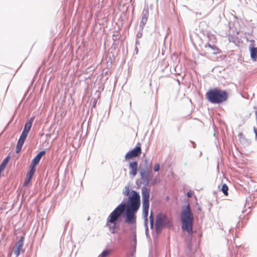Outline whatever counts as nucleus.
<instances>
[{
    "mask_svg": "<svg viewBox=\"0 0 257 257\" xmlns=\"http://www.w3.org/2000/svg\"><path fill=\"white\" fill-rule=\"evenodd\" d=\"M160 165L158 163H157L155 165L154 167V170L155 171L157 172L159 171L160 170Z\"/></svg>",
    "mask_w": 257,
    "mask_h": 257,
    "instance_id": "obj_19",
    "label": "nucleus"
},
{
    "mask_svg": "<svg viewBox=\"0 0 257 257\" xmlns=\"http://www.w3.org/2000/svg\"><path fill=\"white\" fill-rule=\"evenodd\" d=\"M142 153V149L140 144H139L138 146H136L131 151L128 152L125 156L126 160H131L134 158L137 157L141 155Z\"/></svg>",
    "mask_w": 257,
    "mask_h": 257,
    "instance_id": "obj_8",
    "label": "nucleus"
},
{
    "mask_svg": "<svg viewBox=\"0 0 257 257\" xmlns=\"http://www.w3.org/2000/svg\"><path fill=\"white\" fill-rule=\"evenodd\" d=\"M147 174V171H146L145 170L141 171L140 174H141V177L142 178L146 177Z\"/></svg>",
    "mask_w": 257,
    "mask_h": 257,
    "instance_id": "obj_18",
    "label": "nucleus"
},
{
    "mask_svg": "<svg viewBox=\"0 0 257 257\" xmlns=\"http://www.w3.org/2000/svg\"><path fill=\"white\" fill-rule=\"evenodd\" d=\"M181 218L182 229L186 230L189 234H192L194 217L189 205L182 208Z\"/></svg>",
    "mask_w": 257,
    "mask_h": 257,
    "instance_id": "obj_3",
    "label": "nucleus"
},
{
    "mask_svg": "<svg viewBox=\"0 0 257 257\" xmlns=\"http://www.w3.org/2000/svg\"><path fill=\"white\" fill-rule=\"evenodd\" d=\"M147 21V18H144L143 17L142 18L141 23H143V25H144L145 24V23H146Z\"/></svg>",
    "mask_w": 257,
    "mask_h": 257,
    "instance_id": "obj_22",
    "label": "nucleus"
},
{
    "mask_svg": "<svg viewBox=\"0 0 257 257\" xmlns=\"http://www.w3.org/2000/svg\"><path fill=\"white\" fill-rule=\"evenodd\" d=\"M193 195V193L190 190L187 192V196L189 198L191 197Z\"/></svg>",
    "mask_w": 257,
    "mask_h": 257,
    "instance_id": "obj_23",
    "label": "nucleus"
},
{
    "mask_svg": "<svg viewBox=\"0 0 257 257\" xmlns=\"http://www.w3.org/2000/svg\"><path fill=\"white\" fill-rule=\"evenodd\" d=\"M110 251L108 250H104L100 254L99 257H107L110 254Z\"/></svg>",
    "mask_w": 257,
    "mask_h": 257,
    "instance_id": "obj_17",
    "label": "nucleus"
},
{
    "mask_svg": "<svg viewBox=\"0 0 257 257\" xmlns=\"http://www.w3.org/2000/svg\"><path fill=\"white\" fill-rule=\"evenodd\" d=\"M150 218L151 224L152 226H153V223H154V218H153V216L152 213H151Z\"/></svg>",
    "mask_w": 257,
    "mask_h": 257,
    "instance_id": "obj_21",
    "label": "nucleus"
},
{
    "mask_svg": "<svg viewBox=\"0 0 257 257\" xmlns=\"http://www.w3.org/2000/svg\"><path fill=\"white\" fill-rule=\"evenodd\" d=\"M35 170H36L35 167L30 166V170L29 171V172H28V173L27 174V177L29 178V179H32V178L34 174Z\"/></svg>",
    "mask_w": 257,
    "mask_h": 257,
    "instance_id": "obj_13",
    "label": "nucleus"
},
{
    "mask_svg": "<svg viewBox=\"0 0 257 257\" xmlns=\"http://www.w3.org/2000/svg\"><path fill=\"white\" fill-rule=\"evenodd\" d=\"M228 186L225 184H223L221 187V191H222L223 194L226 196H227L228 194Z\"/></svg>",
    "mask_w": 257,
    "mask_h": 257,
    "instance_id": "obj_15",
    "label": "nucleus"
},
{
    "mask_svg": "<svg viewBox=\"0 0 257 257\" xmlns=\"http://www.w3.org/2000/svg\"><path fill=\"white\" fill-rule=\"evenodd\" d=\"M45 152L42 151L40 152L37 156L33 159L30 166L36 168V165L39 163L41 158L45 154Z\"/></svg>",
    "mask_w": 257,
    "mask_h": 257,
    "instance_id": "obj_10",
    "label": "nucleus"
},
{
    "mask_svg": "<svg viewBox=\"0 0 257 257\" xmlns=\"http://www.w3.org/2000/svg\"><path fill=\"white\" fill-rule=\"evenodd\" d=\"M238 136L241 138L242 137L243 134L240 133L239 134Z\"/></svg>",
    "mask_w": 257,
    "mask_h": 257,
    "instance_id": "obj_24",
    "label": "nucleus"
},
{
    "mask_svg": "<svg viewBox=\"0 0 257 257\" xmlns=\"http://www.w3.org/2000/svg\"><path fill=\"white\" fill-rule=\"evenodd\" d=\"M206 47H208L212 50H213L214 52H213V54H217L220 53V50L218 49V47H217L215 46H212L210 44L208 43L207 45H206Z\"/></svg>",
    "mask_w": 257,
    "mask_h": 257,
    "instance_id": "obj_14",
    "label": "nucleus"
},
{
    "mask_svg": "<svg viewBox=\"0 0 257 257\" xmlns=\"http://www.w3.org/2000/svg\"><path fill=\"white\" fill-rule=\"evenodd\" d=\"M228 96L226 91L218 88L210 89L206 94L207 99L212 103H221L225 101Z\"/></svg>",
    "mask_w": 257,
    "mask_h": 257,
    "instance_id": "obj_4",
    "label": "nucleus"
},
{
    "mask_svg": "<svg viewBox=\"0 0 257 257\" xmlns=\"http://www.w3.org/2000/svg\"><path fill=\"white\" fill-rule=\"evenodd\" d=\"M130 193V189L129 186H125L124 190L123 191V194L124 196H127Z\"/></svg>",
    "mask_w": 257,
    "mask_h": 257,
    "instance_id": "obj_16",
    "label": "nucleus"
},
{
    "mask_svg": "<svg viewBox=\"0 0 257 257\" xmlns=\"http://www.w3.org/2000/svg\"><path fill=\"white\" fill-rule=\"evenodd\" d=\"M24 237L22 236L19 240L16 243L13 247V250L16 256L20 255L21 252H23V247L24 245Z\"/></svg>",
    "mask_w": 257,
    "mask_h": 257,
    "instance_id": "obj_9",
    "label": "nucleus"
},
{
    "mask_svg": "<svg viewBox=\"0 0 257 257\" xmlns=\"http://www.w3.org/2000/svg\"><path fill=\"white\" fill-rule=\"evenodd\" d=\"M150 189L146 187L142 188V197H143V213L145 219L148 220V216L149 209V198H150Z\"/></svg>",
    "mask_w": 257,
    "mask_h": 257,
    "instance_id": "obj_6",
    "label": "nucleus"
},
{
    "mask_svg": "<svg viewBox=\"0 0 257 257\" xmlns=\"http://www.w3.org/2000/svg\"><path fill=\"white\" fill-rule=\"evenodd\" d=\"M31 180V179H29V178L27 177V179L25 180V182L24 183V185L27 186Z\"/></svg>",
    "mask_w": 257,
    "mask_h": 257,
    "instance_id": "obj_20",
    "label": "nucleus"
},
{
    "mask_svg": "<svg viewBox=\"0 0 257 257\" xmlns=\"http://www.w3.org/2000/svg\"><path fill=\"white\" fill-rule=\"evenodd\" d=\"M33 118H31L25 124L24 130L18 140L16 147V153H19L22 149V147L26 139L29 134V132L32 127Z\"/></svg>",
    "mask_w": 257,
    "mask_h": 257,
    "instance_id": "obj_5",
    "label": "nucleus"
},
{
    "mask_svg": "<svg viewBox=\"0 0 257 257\" xmlns=\"http://www.w3.org/2000/svg\"><path fill=\"white\" fill-rule=\"evenodd\" d=\"M250 56L251 59L254 61L257 60V47H252L250 49Z\"/></svg>",
    "mask_w": 257,
    "mask_h": 257,
    "instance_id": "obj_12",
    "label": "nucleus"
},
{
    "mask_svg": "<svg viewBox=\"0 0 257 257\" xmlns=\"http://www.w3.org/2000/svg\"><path fill=\"white\" fill-rule=\"evenodd\" d=\"M125 208V203H121L108 215L107 218L106 225L108 227L110 231L112 233L115 232L117 222L124 212Z\"/></svg>",
    "mask_w": 257,
    "mask_h": 257,
    "instance_id": "obj_2",
    "label": "nucleus"
},
{
    "mask_svg": "<svg viewBox=\"0 0 257 257\" xmlns=\"http://www.w3.org/2000/svg\"><path fill=\"white\" fill-rule=\"evenodd\" d=\"M170 223L168 218L163 214H159L156 217V228L157 232L160 231L162 228Z\"/></svg>",
    "mask_w": 257,
    "mask_h": 257,
    "instance_id": "obj_7",
    "label": "nucleus"
},
{
    "mask_svg": "<svg viewBox=\"0 0 257 257\" xmlns=\"http://www.w3.org/2000/svg\"><path fill=\"white\" fill-rule=\"evenodd\" d=\"M129 169L131 170L130 174L135 176L138 171V163L137 162L131 163L129 165Z\"/></svg>",
    "mask_w": 257,
    "mask_h": 257,
    "instance_id": "obj_11",
    "label": "nucleus"
},
{
    "mask_svg": "<svg viewBox=\"0 0 257 257\" xmlns=\"http://www.w3.org/2000/svg\"><path fill=\"white\" fill-rule=\"evenodd\" d=\"M131 194L128 198L126 210L125 221L129 224H134L136 223L135 213L140 206V196L135 191H132Z\"/></svg>",
    "mask_w": 257,
    "mask_h": 257,
    "instance_id": "obj_1",
    "label": "nucleus"
}]
</instances>
